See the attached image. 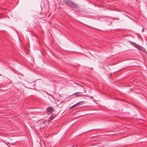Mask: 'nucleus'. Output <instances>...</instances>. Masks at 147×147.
Listing matches in <instances>:
<instances>
[{"label": "nucleus", "mask_w": 147, "mask_h": 147, "mask_svg": "<svg viewBox=\"0 0 147 147\" xmlns=\"http://www.w3.org/2000/svg\"><path fill=\"white\" fill-rule=\"evenodd\" d=\"M73 108V107H72V106L70 108H69V109H71V108Z\"/></svg>", "instance_id": "obj_7"}, {"label": "nucleus", "mask_w": 147, "mask_h": 147, "mask_svg": "<svg viewBox=\"0 0 147 147\" xmlns=\"http://www.w3.org/2000/svg\"><path fill=\"white\" fill-rule=\"evenodd\" d=\"M74 95L77 96H83L84 95L80 92H76L74 93Z\"/></svg>", "instance_id": "obj_4"}, {"label": "nucleus", "mask_w": 147, "mask_h": 147, "mask_svg": "<svg viewBox=\"0 0 147 147\" xmlns=\"http://www.w3.org/2000/svg\"><path fill=\"white\" fill-rule=\"evenodd\" d=\"M84 102L83 101H81V102H78V103H77L74 105H73V106H72V107H75L77 105H80V104H83L82 103Z\"/></svg>", "instance_id": "obj_6"}, {"label": "nucleus", "mask_w": 147, "mask_h": 147, "mask_svg": "<svg viewBox=\"0 0 147 147\" xmlns=\"http://www.w3.org/2000/svg\"><path fill=\"white\" fill-rule=\"evenodd\" d=\"M129 42L132 45L136 47V45H138L137 44H136L134 42H133L131 41H129Z\"/></svg>", "instance_id": "obj_5"}, {"label": "nucleus", "mask_w": 147, "mask_h": 147, "mask_svg": "<svg viewBox=\"0 0 147 147\" xmlns=\"http://www.w3.org/2000/svg\"><path fill=\"white\" fill-rule=\"evenodd\" d=\"M80 86H82V87H83V86H82V85H80Z\"/></svg>", "instance_id": "obj_8"}, {"label": "nucleus", "mask_w": 147, "mask_h": 147, "mask_svg": "<svg viewBox=\"0 0 147 147\" xmlns=\"http://www.w3.org/2000/svg\"><path fill=\"white\" fill-rule=\"evenodd\" d=\"M136 47L143 52H144L146 51L145 49L144 48L138 44L136 45Z\"/></svg>", "instance_id": "obj_2"}, {"label": "nucleus", "mask_w": 147, "mask_h": 147, "mask_svg": "<svg viewBox=\"0 0 147 147\" xmlns=\"http://www.w3.org/2000/svg\"><path fill=\"white\" fill-rule=\"evenodd\" d=\"M64 2L67 5L74 7H76L77 5L74 2L69 0H65Z\"/></svg>", "instance_id": "obj_1"}, {"label": "nucleus", "mask_w": 147, "mask_h": 147, "mask_svg": "<svg viewBox=\"0 0 147 147\" xmlns=\"http://www.w3.org/2000/svg\"><path fill=\"white\" fill-rule=\"evenodd\" d=\"M53 109L51 107H49L47 109V111L49 113H50L51 111H53Z\"/></svg>", "instance_id": "obj_3"}]
</instances>
